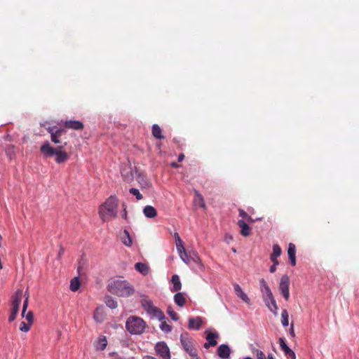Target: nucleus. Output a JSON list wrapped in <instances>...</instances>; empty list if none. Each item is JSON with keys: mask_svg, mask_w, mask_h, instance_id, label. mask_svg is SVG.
<instances>
[{"mask_svg": "<svg viewBox=\"0 0 359 359\" xmlns=\"http://www.w3.org/2000/svg\"><path fill=\"white\" fill-rule=\"evenodd\" d=\"M123 217L124 219H127V211H126V205L123 204Z\"/></svg>", "mask_w": 359, "mask_h": 359, "instance_id": "nucleus-47", "label": "nucleus"}, {"mask_svg": "<svg viewBox=\"0 0 359 359\" xmlns=\"http://www.w3.org/2000/svg\"><path fill=\"white\" fill-rule=\"evenodd\" d=\"M168 315L170 316V318L173 320H178V315L177 313L173 311V309H172L171 306H168Z\"/></svg>", "mask_w": 359, "mask_h": 359, "instance_id": "nucleus-41", "label": "nucleus"}, {"mask_svg": "<svg viewBox=\"0 0 359 359\" xmlns=\"http://www.w3.org/2000/svg\"><path fill=\"white\" fill-rule=\"evenodd\" d=\"M290 334L292 336H294L293 325H292V328L290 330Z\"/></svg>", "mask_w": 359, "mask_h": 359, "instance_id": "nucleus-54", "label": "nucleus"}, {"mask_svg": "<svg viewBox=\"0 0 359 359\" xmlns=\"http://www.w3.org/2000/svg\"><path fill=\"white\" fill-rule=\"evenodd\" d=\"M121 175L123 180L127 182H130L133 180V175L131 171H127L126 172L123 171Z\"/></svg>", "mask_w": 359, "mask_h": 359, "instance_id": "nucleus-36", "label": "nucleus"}, {"mask_svg": "<svg viewBox=\"0 0 359 359\" xmlns=\"http://www.w3.org/2000/svg\"><path fill=\"white\" fill-rule=\"evenodd\" d=\"M107 345V341L106 337H103L102 338H100L99 339L97 348L100 351H103L106 348Z\"/></svg>", "mask_w": 359, "mask_h": 359, "instance_id": "nucleus-34", "label": "nucleus"}, {"mask_svg": "<svg viewBox=\"0 0 359 359\" xmlns=\"http://www.w3.org/2000/svg\"><path fill=\"white\" fill-rule=\"evenodd\" d=\"M155 351L162 359H170V349L164 341L158 342L155 346Z\"/></svg>", "mask_w": 359, "mask_h": 359, "instance_id": "nucleus-11", "label": "nucleus"}, {"mask_svg": "<svg viewBox=\"0 0 359 359\" xmlns=\"http://www.w3.org/2000/svg\"><path fill=\"white\" fill-rule=\"evenodd\" d=\"M64 126L67 128H70L76 130H82L84 128V125L79 121H67L65 122Z\"/></svg>", "mask_w": 359, "mask_h": 359, "instance_id": "nucleus-17", "label": "nucleus"}, {"mask_svg": "<svg viewBox=\"0 0 359 359\" xmlns=\"http://www.w3.org/2000/svg\"><path fill=\"white\" fill-rule=\"evenodd\" d=\"M233 288H234L236 294L240 293L243 290L242 288L241 287V286L237 283H235L233 285Z\"/></svg>", "mask_w": 359, "mask_h": 359, "instance_id": "nucleus-45", "label": "nucleus"}, {"mask_svg": "<svg viewBox=\"0 0 359 359\" xmlns=\"http://www.w3.org/2000/svg\"><path fill=\"white\" fill-rule=\"evenodd\" d=\"M67 142L63 144L58 145L56 148L50 146L49 142H45L40 148L41 154L46 158L55 156V161L57 163H63L69 159L68 154L64 150L67 146Z\"/></svg>", "mask_w": 359, "mask_h": 359, "instance_id": "nucleus-1", "label": "nucleus"}, {"mask_svg": "<svg viewBox=\"0 0 359 359\" xmlns=\"http://www.w3.org/2000/svg\"><path fill=\"white\" fill-rule=\"evenodd\" d=\"M31 325H32L29 324V323H26L25 322L22 321V322H21L20 325V330L22 332H27L30 330Z\"/></svg>", "mask_w": 359, "mask_h": 359, "instance_id": "nucleus-40", "label": "nucleus"}, {"mask_svg": "<svg viewBox=\"0 0 359 359\" xmlns=\"http://www.w3.org/2000/svg\"><path fill=\"white\" fill-rule=\"evenodd\" d=\"M287 255L292 266L296 265V247L295 245L290 243L288 245Z\"/></svg>", "mask_w": 359, "mask_h": 359, "instance_id": "nucleus-18", "label": "nucleus"}, {"mask_svg": "<svg viewBox=\"0 0 359 359\" xmlns=\"http://www.w3.org/2000/svg\"><path fill=\"white\" fill-rule=\"evenodd\" d=\"M219 337V334L214 332H210L206 336L207 342L204 344L203 346L208 349L210 346H215L217 344V339Z\"/></svg>", "mask_w": 359, "mask_h": 359, "instance_id": "nucleus-14", "label": "nucleus"}, {"mask_svg": "<svg viewBox=\"0 0 359 359\" xmlns=\"http://www.w3.org/2000/svg\"><path fill=\"white\" fill-rule=\"evenodd\" d=\"M180 258L187 264H189L191 262V258H189V252H187L184 247L183 246V250L180 249L177 250Z\"/></svg>", "mask_w": 359, "mask_h": 359, "instance_id": "nucleus-27", "label": "nucleus"}, {"mask_svg": "<svg viewBox=\"0 0 359 359\" xmlns=\"http://www.w3.org/2000/svg\"><path fill=\"white\" fill-rule=\"evenodd\" d=\"M118 199L111 196L100 206L99 215L103 222H107L115 218L117 215Z\"/></svg>", "mask_w": 359, "mask_h": 359, "instance_id": "nucleus-3", "label": "nucleus"}, {"mask_svg": "<svg viewBox=\"0 0 359 359\" xmlns=\"http://www.w3.org/2000/svg\"><path fill=\"white\" fill-rule=\"evenodd\" d=\"M217 355L222 359H229L231 350L228 345L222 344L217 348Z\"/></svg>", "mask_w": 359, "mask_h": 359, "instance_id": "nucleus-15", "label": "nucleus"}, {"mask_svg": "<svg viewBox=\"0 0 359 359\" xmlns=\"http://www.w3.org/2000/svg\"><path fill=\"white\" fill-rule=\"evenodd\" d=\"M174 236H175V241H176L177 250H180V249L183 250V242H182V239L180 238L178 233H175Z\"/></svg>", "mask_w": 359, "mask_h": 359, "instance_id": "nucleus-37", "label": "nucleus"}, {"mask_svg": "<svg viewBox=\"0 0 359 359\" xmlns=\"http://www.w3.org/2000/svg\"><path fill=\"white\" fill-rule=\"evenodd\" d=\"M170 165H171V167L175 168L180 167V165L176 162H172L170 163Z\"/></svg>", "mask_w": 359, "mask_h": 359, "instance_id": "nucleus-49", "label": "nucleus"}, {"mask_svg": "<svg viewBox=\"0 0 359 359\" xmlns=\"http://www.w3.org/2000/svg\"><path fill=\"white\" fill-rule=\"evenodd\" d=\"M184 155L183 154H180L179 156H178V161L179 162H181L184 160Z\"/></svg>", "mask_w": 359, "mask_h": 359, "instance_id": "nucleus-48", "label": "nucleus"}, {"mask_svg": "<svg viewBox=\"0 0 359 359\" xmlns=\"http://www.w3.org/2000/svg\"><path fill=\"white\" fill-rule=\"evenodd\" d=\"M160 328L161 330L165 332V333H168L170 332L171 330H172V327L171 325H168L166 322L163 321L161 323V325H160Z\"/></svg>", "mask_w": 359, "mask_h": 359, "instance_id": "nucleus-39", "label": "nucleus"}, {"mask_svg": "<svg viewBox=\"0 0 359 359\" xmlns=\"http://www.w3.org/2000/svg\"><path fill=\"white\" fill-rule=\"evenodd\" d=\"M126 327L130 334H141L146 327V323L140 317L130 316L126 320Z\"/></svg>", "mask_w": 359, "mask_h": 359, "instance_id": "nucleus-4", "label": "nucleus"}, {"mask_svg": "<svg viewBox=\"0 0 359 359\" xmlns=\"http://www.w3.org/2000/svg\"><path fill=\"white\" fill-rule=\"evenodd\" d=\"M50 135L51 141L55 144H63L62 136L66 133V130L63 128H57L56 126H50L46 128Z\"/></svg>", "mask_w": 359, "mask_h": 359, "instance_id": "nucleus-7", "label": "nucleus"}, {"mask_svg": "<svg viewBox=\"0 0 359 359\" xmlns=\"http://www.w3.org/2000/svg\"><path fill=\"white\" fill-rule=\"evenodd\" d=\"M282 250L278 244H275L273 245V252L271 255L270 259L271 261L275 264H278V261L277 260V257H280L281 255Z\"/></svg>", "mask_w": 359, "mask_h": 359, "instance_id": "nucleus-20", "label": "nucleus"}, {"mask_svg": "<svg viewBox=\"0 0 359 359\" xmlns=\"http://www.w3.org/2000/svg\"><path fill=\"white\" fill-rule=\"evenodd\" d=\"M129 192L131 194H133V196H135L136 197L137 200H138V201L142 200L143 198L142 195L140 194V192L139 191V190L137 189L131 188V189H130Z\"/></svg>", "mask_w": 359, "mask_h": 359, "instance_id": "nucleus-38", "label": "nucleus"}, {"mask_svg": "<svg viewBox=\"0 0 359 359\" xmlns=\"http://www.w3.org/2000/svg\"><path fill=\"white\" fill-rule=\"evenodd\" d=\"M93 318L97 323H102L104 320V314L98 308L94 312Z\"/></svg>", "mask_w": 359, "mask_h": 359, "instance_id": "nucleus-30", "label": "nucleus"}, {"mask_svg": "<svg viewBox=\"0 0 359 359\" xmlns=\"http://www.w3.org/2000/svg\"><path fill=\"white\" fill-rule=\"evenodd\" d=\"M237 224L241 229L240 233L243 236L246 237L250 235L251 228L243 219L238 220Z\"/></svg>", "mask_w": 359, "mask_h": 359, "instance_id": "nucleus-16", "label": "nucleus"}, {"mask_svg": "<svg viewBox=\"0 0 359 359\" xmlns=\"http://www.w3.org/2000/svg\"><path fill=\"white\" fill-rule=\"evenodd\" d=\"M174 300L176 304L181 307L185 304L187 301L184 294L182 292H178L175 294L174 296Z\"/></svg>", "mask_w": 359, "mask_h": 359, "instance_id": "nucleus-24", "label": "nucleus"}, {"mask_svg": "<svg viewBox=\"0 0 359 359\" xmlns=\"http://www.w3.org/2000/svg\"><path fill=\"white\" fill-rule=\"evenodd\" d=\"M194 203L198 204L201 208H205L203 197L198 191H195Z\"/></svg>", "mask_w": 359, "mask_h": 359, "instance_id": "nucleus-28", "label": "nucleus"}, {"mask_svg": "<svg viewBox=\"0 0 359 359\" xmlns=\"http://www.w3.org/2000/svg\"><path fill=\"white\" fill-rule=\"evenodd\" d=\"M202 325V321L201 318H190L189 319V325L188 328L189 330H198Z\"/></svg>", "mask_w": 359, "mask_h": 359, "instance_id": "nucleus-19", "label": "nucleus"}, {"mask_svg": "<svg viewBox=\"0 0 359 359\" xmlns=\"http://www.w3.org/2000/svg\"><path fill=\"white\" fill-rule=\"evenodd\" d=\"M171 281L173 284V289L172 290L174 292H177L181 290L182 284L180 280V277L177 275H173L172 276Z\"/></svg>", "mask_w": 359, "mask_h": 359, "instance_id": "nucleus-25", "label": "nucleus"}, {"mask_svg": "<svg viewBox=\"0 0 359 359\" xmlns=\"http://www.w3.org/2000/svg\"><path fill=\"white\" fill-rule=\"evenodd\" d=\"M144 215L148 218H154L156 216L157 212L156 209L151 205H147L143 210Z\"/></svg>", "mask_w": 359, "mask_h": 359, "instance_id": "nucleus-23", "label": "nucleus"}, {"mask_svg": "<svg viewBox=\"0 0 359 359\" xmlns=\"http://www.w3.org/2000/svg\"><path fill=\"white\" fill-rule=\"evenodd\" d=\"M246 220L248 222H251V223H254L255 222V219H253L250 215L248 216Z\"/></svg>", "mask_w": 359, "mask_h": 359, "instance_id": "nucleus-50", "label": "nucleus"}, {"mask_svg": "<svg viewBox=\"0 0 359 359\" xmlns=\"http://www.w3.org/2000/svg\"><path fill=\"white\" fill-rule=\"evenodd\" d=\"M239 298H241L243 302L249 304L250 299L248 295L242 290L240 293L236 294Z\"/></svg>", "mask_w": 359, "mask_h": 359, "instance_id": "nucleus-43", "label": "nucleus"}, {"mask_svg": "<svg viewBox=\"0 0 359 359\" xmlns=\"http://www.w3.org/2000/svg\"><path fill=\"white\" fill-rule=\"evenodd\" d=\"M260 290L262 293V297H266V299L272 301L273 307L276 308V302L273 297V295L269 288L267 283L264 278L259 280Z\"/></svg>", "mask_w": 359, "mask_h": 359, "instance_id": "nucleus-10", "label": "nucleus"}, {"mask_svg": "<svg viewBox=\"0 0 359 359\" xmlns=\"http://www.w3.org/2000/svg\"><path fill=\"white\" fill-rule=\"evenodd\" d=\"M180 341L184 350L189 354L190 356L197 353L192 339L189 337L187 332L182 333L180 335Z\"/></svg>", "mask_w": 359, "mask_h": 359, "instance_id": "nucleus-8", "label": "nucleus"}, {"mask_svg": "<svg viewBox=\"0 0 359 359\" xmlns=\"http://www.w3.org/2000/svg\"><path fill=\"white\" fill-rule=\"evenodd\" d=\"M256 356L257 359H274L272 354H269L268 356L266 357L264 353L259 350L256 351Z\"/></svg>", "mask_w": 359, "mask_h": 359, "instance_id": "nucleus-35", "label": "nucleus"}, {"mask_svg": "<svg viewBox=\"0 0 359 359\" xmlns=\"http://www.w3.org/2000/svg\"><path fill=\"white\" fill-rule=\"evenodd\" d=\"M191 359H201L198 356V354H195L194 355H191Z\"/></svg>", "mask_w": 359, "mask_h": 359, "instance_id": "nucleus-53", "label": "nucleus"}, {"mask_svg": "<svg viewBox=\"0 0 359 359\" xmlns=\"http://www.w3.org/2000/svg\"><path fill=\"white\" fill-rule=\"evenodd\" d=\"M109 292L118 297H127L134 293V288L126 280L118 278L111 280L107 286Z\"/></svg>", "mask_w": 359, "mask_h": 359, "instance_id": "nucleus-2", "label": "nucleus"}, {"mask_svg": "<svg viewBox=\"0 0 359 359\" xmlns=\"http://www.w3.org/2000/svg\"><path fill=\"white\" fill-rule=\"evenodd\" d=\"M279 342L280 348L284 352L285 355L290 359H296V355L294 352L287 346L283 338H280Z\"/></svg>", "mask_w": 359, "mask_h": 359, "instance_id": "nucleus-13", "label": "nucleus"}, {"mask_svg": "<svg viewBox=\"0 0 359 359\" xmlns=\"http://www.w3.org/2000/svg\"><path fill=\"white\" fill-rule=\"evenodd\" d=\"M25 296H26V298L23 303L22 311V317H23V318L25 317L26 318V320H27V322L32 325L34 322L33 312L29 311L27 313L25 314V312L28 307L29 297V294L27 292H25Z\"/></svg>", "mask_w": 359, "mask_h": 359, "instance_id": "nucleus-12", "label": "nucleus"}, {"mask_svg": "<svg viewBox=\"0 0 359 359\" xmlns=\"http://www.w3.org/2000/svg\"><path fill=\"white\" fill-rule=\"evenodd\" d=\"M152 135L156 139L162 140L165 138L164 136L162 135L161 128L156 124L152 126Z\"/></svg>", "mask_w": 359, "mask_h": 359, "instance_id": "nucleus-26", "label": "nucleus"}, {"mask_svg": "<svg viewBox=\"0 0 359 359\" xmlns=\"http://www.w3.org/2000/svg\"><path fill=\"white\" fill-rule=\"evenodd\" d=\"M64 250H64V248H63L62 246H60V252H59V253H58V256H59V257H61V256H62V254H63V252H64Z\"/></svg>", "mask_w": 359, "mask_h": 359, "instance_id": "nucleus-51", "label": "nucleus"}, {"mask_svg": "<svg viewBox=\"0 0 359 359\" xmlns=\"http://www.w3.org/2000/svg\"><path fill=\"white\" fill-rule=\"evenodd\" d=\"M264 302L266 306L269 309V310L274 313V315H277L278 311V306L276 305V308L273 307V304L272 301L266 299V297H263Z\"/></svg>", "mask_w": 359, "mask_h": 359, "instance_id": "nucleus-31", "label": "nucleus"}, {"mask_svg": "<svg viewBox=\"0 0 359 359\" xmlns=\"http://www.w3.org/2000/svg\"><path fill=\"white\" fill-rule=\"evenodd\" d=\"M141 305L149 315L158 318L159 320L164 319L163 313L158 308L154 306L152 302L149 299H142Z\"/></svg>", "mask_w": 359, "mask_h": 359, "instance_id": "nucleus-5", "label": "nucleus"}, {"mask_svg": "<svg viewBox=\"0 0 359 359\" xmlns=\"http://www.w3.org/2000/svg\"><path fill=\"white\" fill-rule=\"evenodd\" d=\"M135 269L143 276H147L149 272V268L147 264L142 262H137L135 264Z\"/></svg>", "mask_w": 359, "mask_h": 359, "instance_id": "nucleus-21", "label": "nucleus"}, {"mask_svg": "<svg viewBox=\"0 0 359 359\" xmlns=\"http://www.w3.org/2000/svg\"><path fill=\"white\" fill-rule=\"evenodd\" d=\"M80 281L78 277H75L71 280L70 282V290L73 292H76L79 289Z\"/></svg>", "mask_w": 359, "mask_h": 359, "instance_id": "nucleus-29", "label": "nucleus"}, {"mask_svg": "<svg viewBox=\"0 0 359 359\" xmlns=\"http://www.w3.org/2000/svg\"><path fill=\"white\" fill-rule=\"evenodd\" d=\"M288 313L286 309H283L281 313V323L284 327H287L289 325L288 320Z\"/></svg>", "mask_w": 359, "mask_h": 359, "instance_id": "nucleus-33", "label": "nucleus"}, {"mask_svg": "<svg viewBox=\"0 0 359 359\" xmlns=\"http://www.w3.org/2000/svg\"><path fill=\"white\" fill-rule=\"evenodd\" d=\"M238 212H239V216L243 219H247L248 215L246 212H245L242 209H238Z\"/></svg>", "mask_w": 359, "mask_h": 359, "instance_id": "nucleus-44", "label": "nucleus"}, {"mask_svg": "<svg viewBox=\"0 0 359 359\" xmlns=\"http://www.w3.org/2000/svg\"><path fill=\"white\" fill-rule=\"evenodd\" d=\"M244 359H252V358H250V357H246V358H245Z\"/></svg>", "mask_w": 359, "mask_h": 359, "instance_id": "nucleus-55", "label": "nucleus"}, {"mask_svg": "<svg viewBox=\"0 0 359 359\" xmlns=\"http://www.w3.org/2000/svg\"><path fill=\"white\" fill-rule=\"evenodd\" d=\"M121 241L123 245L130 247L132 245V239L130 236L129 232L125 229L123 233L121 234Z\"/></svg>", "mask_w": 359, "mask_h": 359, "instance_id": "nucleus-22", "label": "nucleus"}, {"mask_svg": "<svg viewBox=\"0 0 359 359\" xmlns=\"http://www.w3.org/2000/svg\"><path fill=\"white\" fill-rule=\"evenodd\" d=\"M142 359H157L153 356L151 355H145L142 358Z\"/></svg>", "mask_w": 359, "mask_h": 359, "instance_id": "nucleus-52", "label": "nucleus"}, {"mask_svg": "<svg viewBox=\"0 0 359 359\" xmlns=\"http://www.w3.org/2000/svg\"><path fill=\"white\" fill-rule=\"evenodd\" d=\"M105 304L110 309H116L118 306L117 302L109 296L106 297Z\"/></svg>", "mask_w": 359, "mask_h": 359, "instance_id": "nucleus-32", "label": "nucleus"}, {"mask_svg": "<svg viewBox=\"0 0 359 359\" xmlns=\"http://www.w3.org/2000/svg\"><path fill=\"white\" fill-rule=\"evenodd\" d=\"M22 298V290L18 289L13 297L11 302V313L8 318L9 322H13L15 318L19 311L20 304Z\"/></svg>", "mask_w": 359, "mask_h": 359, "instance_id": "nucleus-6", "label": "nucleus"}, {"mask_svg": "<svg viewBox=\"0 0 359 359\" xmlns=\"http://www.w3.org/2000/svg\"><path fill=\"white\" fill-rule=\"evenodd\" d=\"M189 258H191V261L195 263H198L200 261V258L196 251L189 252Z\"/></svg>", "mask_w": 359, "mask_h": 359, "instance_id": "nucleus-42", "label": "nucleus"}, {"mask_svg": "<svg viewBox=\"0 0 359 359\" xmlns=\"http://www.w3.org/2000/svg\"><path fill=\"white\" fill-rule=\"evenodd\" d=\"M277 265H278V264H275L273 263V264L270 267L269 271H270V272H271V273H274V272L276 271V266H277Z\"/></svg>", "mask_w": 359, "mask_h": 359, "instance_id": "nucleus-46", "label": "nucleus"}, {"mask_svg": "<svg viewBox=\"0 0 359 359\" xmlns=\"http://www.w3.org/2000/svg\"><path fill=\"white\" fill-rule=\"evenodd\" d=\"M289 286L290 278L287 275L285 274L282 276L280 278L278 288L283 297L286 301H288L290 299Z\"/></svg>", "mask_w": 359, "mask_h": 359, "instance_id": "nucleus-9", "label": "nucleus"}]
</instances>
